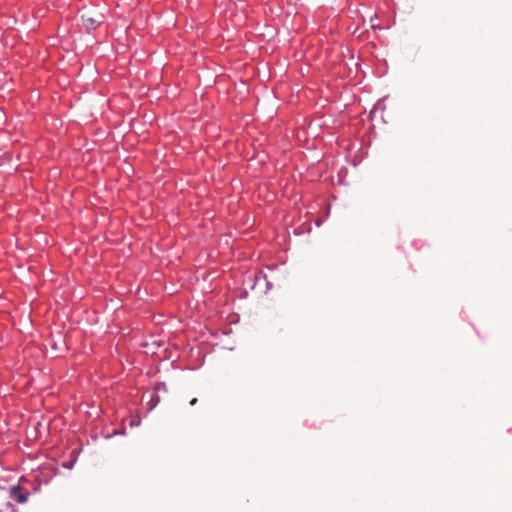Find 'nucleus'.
I'll return each mask as SVG.
<instances>
[{
	"mask_svg": "<svg viewBox=\"0 0 512 512\" xmlns=\"http://www.w3.org/2000/svg\"><path fill=\"white\" fill-rule=\"evenodd\" d=\"M13 505L9 502H5V507L0 509V512H13Z\"/></svg>",
	"mask_w": 512,
	"mask_h": 512,
	"instance_id": "nucleus-3",
	"label": "nucleus"
},
{
	"mask_svg": "<svg viewBox=\"0 0 512 512\" xmlns=\"http://www.w3.org/2000/svg\"><path fill=\"white\" fill-rule=\"evenodd\" d=\"M10 496L18 503H25L28 499V492L23 490L20 486H13L10 489Z\"/></svg>",
	"mask_w": 512,
	"mask_h": 512,
	"instance_id": "nucleus-2",
	"label": "nucleus"
},
{
	"mask_svg": "<svg viewBox=\"0 0 512 512\" xmlns=\"http://www.w3.org/2000/svg\"><path fill=\"white\" fill-rule=\"evenodd\" d=\"M81 19L85 28L92 30L103 22L104 15L96 8H87L83 10Z\"/></svg>",
	"mask_w": 512,
	"mask_h": 512,
	"instance_id": "nucleus-1",
	"label": "nucleus"
},
{
	"mask_svg": "<svg viewBox=\"0 0 512 512\" xmlns=\"http://www.w3.org/2000/svg\"><path fill=\"white\" fill-rule=\"evenodd\" d=\"M197 402H198V399L197 398H193V399L190 400L189 403H190L191 406H194V405H196Z\"/></svg>",
	"mask_w": 512,
	"mask_h": 512,
	"instance_id": "nucleus-4",
	"label": "nucleus"
}]
</instances>
